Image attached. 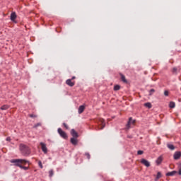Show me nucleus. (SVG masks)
Returning a JSON list of instances; mask_svg holds the SVG:
<instances>
[{
  "label": "nucleus",
  "mask_w": 181,
  "mask_h": 181,
  "mask_svg": "<svg viewBox=\"0 0 181 181\" xmlns=\"http://www.w3.org/2000/svg\"><path fill=\"white\" fill-rule=\"evenodd\" d=\"M19 148L23 156H29L30 155V148H29V146L23 144H21Z\"/></svg>",
  "instance_id": "1"
},
{
  "label": "nucleus",
  "mask_w": 181,
  "mask_h": 181,
  "mask_svg": "<svg viewBox=\"0 0 181 181\" xmlns=\"http://www.w3.org/2000/svg\"><path fill=\"white\" fill-rule=\"evenodd\" d=\"M10 162L11 163H14V165H26V163H29V160L25 159H12Z\"/></svg>",
  "instance_id": "2"
},
{
  "label": "nucleus",
  "mask_w": 181,
  "mask_h": 181,
  "mask_svg": "<svg viewBox=\"0 0 181 181\" xmlns=\"http://www.w3.org/2000/svg\"><path fill=\"white\" fill-rule=\"evenodd\" d=\"M58 134L64 139H67V138H68L67 134L64 131H63V129H62V128L58 129Z\"/></svg>",
  "instance_id": "3"
},
{
  "label": "nucleus",
  "mask_w": 181,
  "mask_h": 181,
  "mask_svg": "<svg viewBox=\"0 0 181 181\" xmlns=\"http://www.w3.org/2000/svg\"><path fill=\"white\" fill-rule=\"evenodd\" d=\"M141 163L142 165H144V166H146V168H149V166H151V163L149 161H148V160H146L145 158H142L141 160Z\"/></svg>",
  "instance_id": "4"
},
{
  "label": "nucleus",
  "mask_w": 181,
  "mask_h": 181,
  "mask_svg": "<svg viewBox=\"0 0 181 181\" xmlns=\"http://www.w3.org/2000/svg\"><path fill=\"white\" fill-rule=\"evenodd\" d=\"M16 18H18V16L16 15V13L15 11H13L11 13V16H10V19L12 22H16Z\"/></svg>",
  "instance_id": "5"
},
{
  "label": "nucleus",
  "mask_w": 181,
  "mask_h": 181,
  "mask_svg": "<svg viewBox=\"0 0 181 181\" xmlns=\"http://www.w3.org/2000/svg\"><path fill=\"white\" fill-rule=\"evenodd\" d=\"M41 145V149L44 153H47V147H46V144L43 142L40 143Z\"/></svg>",
  "instance_id": "6"
},
{
  "label": "nucleus",
  "mask_w": 181,
  "mask_h": 181,
  "mask_svg": "<svg viewBox=\"0 0 181 181\" xmlns=\"http://www.w3.org/2000/svg\"><path fill=\"white\" fill-rule=\"evenodd\" d=\"M163 162V156H160L156 160V163L157 166H159Z\"/></svg>",
  "instance_id": "7"
},
{
  "label": "nucleus",
  "mask_w": 181,
  "mask_h": 181,
  "mask_svg": "<svg viewBox=\"0 0 181 181\" xmlns=\"http://www.w3.org/2000/svg\"><path fill=\"white\" fill-rule=\"evenodd\" d=\"M66 84L69 86V87H74V84H76L75 81H71V79H67L66 81Z\"/></svg>",
  "instance_id": "8"
},
{
  "label": "nucleus",
  "mask_w": 181,
  "mask_h": 181,
  "mask_svg": "<svg viewBox=\"0 0 181 181\" xmlns=\"http://www.w3.org/2000/svg\"><path fill=\"white\" fill-rule=\"evenodd\" d=\"M70 142L72 145L76 146L78 144V140L77 139V137H72L71 138Z\"/></svg>",
  "instance_id": "9"
},
{
  "label": "nucleus",
  "mask_w": 181,
  "mask_h": 181,
  "mask_svg": "<svg viewBox=\"0 0 181 181\" xmlns=\"http://www.w3.org/2000/svg\"><path fill=\"white\" fill-rule=\"evenodd\" d=\"M181 157V152L180 151H176L174 153L173 158L175 160H177V159H180Z\"/></svg>",
  "instance_id": "10"
},
{
  "label": "nucleus",
  "mask_w": 181,
  "mask_h": 181,
  "mask_svg": "<svg viewBox=\"0 0 181 181\" xmlns=\"http://www.w3.org/2000/svg\"><path fill=\"white\" fill-rule=\"evenodd\" d=\"M71 135L73 136L72 138H78V133L74 129L71 130Z\"/></svg>",
  "instance_id": "11"
},
{
  "label": "nucleus",
  "mask_w": 181,
  "mask_h": 181,
  "mask_svg": "<svg viewBox=\"0 0 181 181\" xmlns=\"http://www.w3.org/2000/svg\"><path fill=\"white\" fill-rule=\"evenodd\" d=\"M135 122H136V120H132V117H129L127 124V127L131 128V124H135Z\"/></svg>",
  "instance_id": "12"
},
{
  "label": "nucleus",
  "mask_w": 181,
  "mask_h": 181,
  "mask_svg": "<svg viewBox=\"0 0 181 181\" xmlns=\"http://www.w3.org/2000/svg\"><path fill=\"white\" fill-rule=\"evenodd\" d=\"M119 76H120L121 81H122L123 83H125V84H128V81H127V78H125V75H124V74H119Z\"/></svg>",
  "instance_id": "13"
},
{
  "label": "nucleus",
  "mask_w": 181,
  "mask_h": 181,
  "mask_svg": "<svg viewBox=\"0 0 181 181\" xmlns=\"http://www.w3.org/2000/svg\"><path fill=\"white\" fill-rule=\"evenodd\" d=\"M175 175H177V171L173 170L171 172H168L165 174V176H175Z\"/></svg>",
  "instance_id": "14"
},
{
  "label": "nucleus",
  "mask_w": 181,
  "mask_h": 181,
  "mask_svg": "<svg viewBox=\"0 0 181 181\" xmlns=\"http://www.w3.org/2000/svg\"><path fill=\"white\" fill-rule=\"evenodd\" d=\"M14 166H18V168H20L21 169H23L24 170H29V167H25L22 165L20 164H14Z\"/></svg>",
  "instance_id": "15"
},
{
  "label": "nucleus",
  "mask_w": 181,
  "mask_h": 181,
  "mask_svg": "<svg viewBox=\"0 0 181 181\" xmlns=\"http://www.w3.org/2000/svg\"><path fill=\"white\" fill-rule=\"evenodd\" d=\"M85 109L86 107L84 105H81L78 108V114H83V112H84Z\"/></svg>",
  "instance_id": "16"
},
{
  "label": "nucleus",
  "mask_w": 181,
  "mask_h": 181,
  "mask_svg": "<svg viewBox=\"0 0 181 181\" xmlns=\"http://www.w3.org/2000/svg\"><path fill=\"white\" fill-rule=\"evenodd\" d=\"M161 177H162V173L160 172H158L155 180L156 181L159 180V179H160Z\"/></svg>",
  "instance_id": "17"
},
{
  "label": "nucleus",
  "mask_w": 181,
  "mask_h": 181,
  "mask_svg": "<svg viewBox=\"0 0 181 181\" xmlns=\"http://www.w3.org/2000/svg\"><path fill=\"white\" fill-rule=\"evenodd\" d=\"M9 108V105H4L3 106L1 107L0 110H2L3 111L8 110Z\"/></svg>",
  "instance_id": "18"
},
{
  "label": "nucleus",
  "mask_w": 181,
  "mask_h": 181,
  "mask_svg": "<svg viewBox=\"0 0 181 181\" xmlns=\"http://www.w3.org/2000/svg\"><path fill=\"white\" fill-rule=\"evenodd\" d=\"M121 89V86L119 85H115L114 86V91H118Z\"/></svg>",
  "instance_id": "19"
},
{
  "label": "nucleus",
  "mask_w": 181,
  "mask_h": 181,
  "mask_svg": "<svg viewBox=\"0 0 181 181\" xmlns=\"http://www.w3.org/2000/svg\"><path fill=\"white\" fill-rule=\"evenodd\" d=\"M105 127V122L103 119L101 120V127H100V129H104Z\"/></svg>",
  "instance_id": "20"
},
{
  "label": "nucleus",
  "mask_w": 181,
  "mask_h": 181,
  "mask_svg": "<svg viewBox=\"0 0 181 181\" xmlns=\"http://www.w3.org/2000/svg\"><path fill=\"white\" fill-rule=\"evenodd\" d=\"M167 146L168 149H170V151H174L175 149V146H173V144H168Z\"/></svg>",
  "instance_id": "21"
},
{
  "label": "nucleus",
  "mask_w": 181,
  "mask_h": 181,
  "mask_svg": "<svg viewBox=\"0 0 181 181\" xmlns=\"http://www.w3.org/2000/svg\"><path fill=\"white\" fill-rule=\"evenodd\" d=\"M175 105H175V102H170L169 104L170 108H175Z\"/></svg>",
  "instance_id": "22"
},
{
  "label": "nucleus",
  "mask_w": 181,
  "mask_h": 181,
  "mask_svg": "<svg viewBox=\"0 0 181 181\" xmlns=\"http://www.w3.org/2000/svg\"><path fill=\"white\" fill-rule=\"evenodd\" d=\"M144 106L146 107L147 108H152V104H151V103H145Z\"/></svg>",
  "instance_id": "23"
},
{
  "label": "nucleus",
  "mask_w": 181,
  "mask_h": 181,
  "mask_svg": "<svg viewBox=\"0 0 181 181\" xmlns=\"http://www.w3.org/2000/svg\"><path fill=\"white\" fill-rule=\"evenodd\" d=\"M53 175H54V172L53 171V170H50L49 171V177H52L53 176Z\"/></svg>",
  "instance_id": "24"
},
{
  "label": "nucleus",
  "mask_w": 181,
  "mask_h": 181,
  "mask_svg": "<svg viewBox=\"0 0 181 181\" xmlns=\"http://www.w3.org/2000/svg\"><path fill=\"white\" fill-rule=\"evenodd\" d=\"M172 72L174 73V74H176V73H177V68L176 67L173 68Z\"/></svg>",
  "instance_id": "25"
},
{
  "label": "nucleus",
  "mask_w": 181,
  "mask_h": 181,
  "mask_svg": "<svg viewBox=\"0 0 181 181\" xmlns=\"http://www.w3.org/2000/svg\"><path fill=\"white\" fill-rule=\"evenodd\" d=\"M38 165L40 168V169H43V165L42 164V161H38Z\"/></svg>",
  "instance_id": "26"
},
{
  "label": "nucleus",
  "mask_w": 181,
  "mask_h": 181,
  "mask_svg": "<svg viewBox=\"0 0 181 181\" xmlns=\"http://www.w3.org/2000/svg\"><path fill=\"white\" fill-rule=\"evenodd\" d=\"M29 117H30V118H36V117H37V115H33V114H30V115H29Z\"/></svg>",
  "instance_id": "27"
},
{
  "label": "nucleus",
  "mask_w": 181,
  "mask_h": 181,
  "mask_svg": "<svg viewBox=\"0 0 181 181\" xmlns=\"http://www.w3.org/2000/svg\"><path fill=\"white\" fill-rule=\"evenodd\" d=\"M149 93H150V95H152L155 93V89H151Z\"/></svg>",
  "instance_id": "28"
},
{
  "label": "nucleus",
  "mask_w": 181,
  "mask_h": 181,
  "mask_svg": "<svg viewBox=\"0 0 181 181\" xmlns=\"http://www.w3.org/2000/svg\"><path fill=\"white\" fill-rule=\"evenodd\" d=\"M143 154H144V151L139 150L137 151V155H143Z\"/></svg>",
  "instance_id": "29"
},
{
  "label": "nucleus",
  "mask_w": 181,
  "mask_h": 181,
  "mask_svg": "<svg viewBox=\"0 0 181 181\" xmlns=\"http://www.w3.org/2000/svg\"><path fill=\"white\" fill-rule=\"evenodd\" d=\"M40 125H42V124L37 123L33 126V128H37V127H40Z\"/></svg>",
  "instance_id": "30"
},
{
  "label": "nucleus",
  "mask_w": 181,
  "mask_h": 181,
  "mask_svg": "<svg viewBox=\"0 0 181 181\" xmlns=\"http://www.w3.org/2000/svg\"><path fill=\"white\" fill-rule=\"evenodd\" d=\"M164 95H165V97H168V95H169V91L165 90L164 91Z\"/></svg>",
  "instance_id": "31"
},
{
  "label": "nucleus",
  "mask_w": 181,
  "mask_h": 181,
  "mask_svg": "<svg viewBox=\"0 0 181 181\" xmlns=\"http://www.w3.org/2000/svg\"><path fill=\"white\" fill-rule=\"evenodd\" d=\"M85 156H86L87 159H90V153H86Z\"/></svg>",
  "instance_id": "32"
},
{
  "label": "nucleus",
  "mask_w": 181,
  "mask_h": 181,
  "mask_svg": "<svg viewBox=\"0 0 181 181\" xmlns=\"http://www.w3.org/2000/svg\"><path fill=\"white\" fill-rule=\"evenodd\" d=\"M63 125H64V128H66V129H69V126L67 125V124L63 123Z\"/></svg>",
  "instance_id": "33"
},
{
  "label": "nucleus",
  "mask_w": 181,
  "mask_h": 181,
  "mask_svg": "<svg viewBox=\"0 0 181 181\" xmlns=\"http://www.w3.org/2000/svg\"><path fill=\"white\" fill-rule=\"evenodd\" d=\"M6 141H11V137H7V138L6 139Z\"/></svg>",
  "instance_id": "34"
},
{
  "label": "nucleus",
  "mask_w": 181,
  "mask_h": 181,
  "mask_svg": "<svg viewBox=\"0 0 181 181\" xmlns=\"http://www.w3.org/2000/svg\"><path fill=\"white\" fill-rule=\"evenodd\" d=\"M178 175H180V176H181V168L179 169Z\"/></svg>",
  "instance_id": "35"
},
{
  "label": "nucleus",
  "mask_w": 181,
  "mask_h": 181,
  "mask_svg": "<svg viewBox=\"0 0 181 181\" xmlns=\"http://www.w3.org/2000/svg\"><path fill=\"white\" fill-rule=\"evenodd\" d=\"M75 78H76V76H72V78H71V80H75Z\"/></svg>",
  "instance_id": "36"
}]
</instances>
